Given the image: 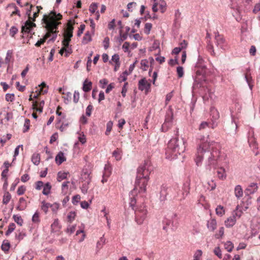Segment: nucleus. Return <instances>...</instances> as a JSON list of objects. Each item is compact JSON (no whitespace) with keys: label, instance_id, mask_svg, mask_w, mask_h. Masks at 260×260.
<instances>
[{"label":"nucleus","instance_id":"nucleus-1","mask_svg":"<svg viewBox=\"0 0 260 260\" xmlns=\"http://www.w3.org/2000/svg\"><path fill=\"white\" fill-rule=\"evenodd\" d=\"M209 135L199 136L198 147L194 161L197 166H201L203 158H205V167L206 170L211 171L215 170L221 165L224 158V155L221 154L218 147V144L215 142L208 141Z\"/></svg>","mask_w":260,"mask_h":260},{"label":"nucleus","instance_id":"nucleus-2","mask_svg":"<svg viewBox=\"0 0 260 260\" xmlns=\"http://www.w3.org/2000/svg\"><path fill=\"white\" fill-rule=\"evenodd\" d=\"M152 171L153 167L151 161L148 159L144 160V163L137 169L135 188L129 194V205L133 210H135L136 204L137 190L139 189V192L141 193L146 192L147 182L149 180V175Z\"/></svg>","mask_w":260,"mask_h":260},{"label":"nucleus","instance_id":"nucleus-3","mask_svg":"<svg viewBox=\"0 0 260 260\" xmlns=\"http://www.w3.org/2000/svg\"><path fill=\"white\" fill-rule=\"evenodd\" d=\"M62 19V15L60 13L56 14L54 11H51L49 15H44L42 21L45 24V28L47 30L46 34H49V37L52 34V37L48 43L54 42L57 36L58 31L56 29L58 26L61 24L59 20Z\"/></svg>","mask_w":260,"mask_h":260},{"label":"nucleus","instance_id":"nucleus-4","mask_svg":"<svg viewBox=\"0 0 260 260\" xmlns=\"http://www.w3.org/2000/svg\"><path fill=\"white\" fill-rule=\"evenodd\" d=\"M185 143L184 139H179L178 137L171 139L166 151V158L170 159L177 158L178 155L184 152Z\"/></svg>","mask_w":260,"mask_h":260},{"label":"nucleus","instance_id":"nucleus-5","mask_svg":"<svg viewBox=\"0 0 260 260\" xmlns=\"http://www.w3.org/2000/svg\"><path fill=\"white\" fill-rule=\"evenodd\" d=\"M194 71L195 74L192 75L194 81L192 86V91L196 88L200 87L206 80L207 69L204 60L200 56L194 66Z\"/></svg>","mask_w":260,"mask_h":260},{"label":"nucleus","instance_id":"nucleus-6","mask_svg":"<svg viewBox=\"0 0 260 260\" xmlns=\"http://www.w3.org/2000/svg\"><path fill=\"white\" fill-rule=\"evenodd\" d=\"M189 191L190 181H187L183 184L181 189L178 186L173 188L172 194H171L170 196L178 201H182L185 199Z\"/></svg>","mask_w":260,"mask_h":260},{"label":"nucleus","instance_id":"nucleus-7","mask_svg":"<svg viewBox=\"0 0 260 260\" xmlns=\"http://www.w3.org/2000/svg\"><path fill=\"white\" fill-rule=\"evenodd\" d=\"M32 5H30L29 8L27 9L26 15L28 16L29 20H27L24 25L22 26L21 31L23 33L31 34L33 28L36 27V24L31 21V17H30L31 9Z\"/></svg>","mask_w":260,"mask_h":260},{"label":"nucleus","instance_id":"nucleus-8","mask_svg":"<svg viewBox=\"0 0 260 260\" xmlns=\"http://www.w3.org/2000/svg\"><path fill=\"white\" fill-rule=\"evenodd\" d=\"M147 210L144 205L141 206L135 210V220L138 224H141L146 218Z\"/></svg>","mask_w":260,"mask_h":260},{"label":"nucleus","instance_id":"nucleus-9","mask_svg":"<svg viewBox=\"0 0 260 260\" xmlns=\"http://www.w3.org/2000/svg\"><path fill=\"white\" fill-rule=\"evenodd\" d=\"M215 43L216 46L223 50L228 49V43L224 37L218 32L215 35Z\"/></svg>","mask_w":260,"mask_h":260},{"label":"nucleus","instance_id":"nucleus-10","mask_svg":"<svg viewBox=\"0 0 260 260\" xmlns=\"http://www.w3.org/2000/svg\"><path fill=\"white\" fill-rule=\"evenodd\" d=\"M163 230L167 232L169 228L173 231H175L178 227V223L176 220L172 221L169 218H166L163 220Z\"/></svg>","mask_w":260,"mask_h":260},{"label":"nucleus","instance_id":"nucleus-11","mask_svg":"<svg viewBox=\"0 0 260 260\" xmlns=\"http://www.w3.org/2000/svg\"><path fill=\"white\" fill-rule=\"evenodd\" d=\"M81 179L83 180V183L81 187V191L83 193L86 194L89 188L88 185L90 182L89 174L85 173L82 175Z\"/></svg>","mask_w":260,"mask_h":260},{"label":"nucleus","instance_id":"nucleus-12","mask_svg":"<svg viewBox=\"0 0 260 260\" xmlns=\"http://www.w3.org/2000/svg\"><path fill=\"white\" fill-rule=\"evenodd\" d=\"M216 126L217 123L214 121H213V122L203 121L199 126V130L208 132L210 128L214 129Z\"/></svg>","mask_w":260,"mask_h":260},{"label":"nucleus","instance_id":"nucleus-13","mask_svg":"<svg viewBox=\"0 0 260 260\" xmlns=\"http://www.w3.org/2000/svg\"><path fill=\"white\" fill-rule=\"evenodd\" d=\"M173 192V188L168 187L166 185H162L160 191V199L161 201H164L166 199L168 195Z\"/></svg>","mask_w":260,"mask_h":260},{"label":"nucleus","instance_id":"nucleus-14","mask_svg":"<svg viewBox=\"0 0 260 260\" xmlns=\"http://www.w3.org/2000/svg\"><path fill=\"white\" fill-rule=\"evenodd\" d=\"M150 87V84L148 82L146 79L144 78L141 79L139 81L138 83V88L139 90L141 91L146 90V91H148Z\"/></svg>","mask_w":260,"mask_h":260},{"label":"nucleus","instance_id":"nucleus-15","mask_svg":"<svg viewBox=\"0 0 260 260\" xmlns=\"http://www.w3.org/2000/svg\"><path fill=\"white\" fill-rule=\"evenodd\" d=\"M236 216H238L239 217H240V215H238L237 213H234L225 221V225L227 228L232 227L235 224L236 221Z\"/></svg>","mask_w":260,"mask_h":260},{"label":"nucleus","instance_id":"nucleus-16","mask_svg":"<svg viewBox=\"0 0 260 260\" xmlns=\"http://www.w3.org/2000/svg\"><path fill=\"white\" fill-rule=\"evenodd\" d=\"M74 29V27L73 25L71 24V21L68 22L67 25V27L65 30V32L64 34V38L70 39L73 37V31Z\"/></svg>","mask_w":260,"mask_h":260},{"label":"nucleus","instance_id":"nucleus-17","mask_svg":"<svg viewBox=\"0 0 260 260\" xmlns=\"http://www.w3.org/2000/svg\"><path fill=\"white\" fill-rule=\"evenodd\" d=\"M225 159V156L224 155V158L221 162V165H219L217 167V169L218 168V170H217V175H218V177L219 179H221V180H224L226 178V174H225V169L222 167H220L219 168V166H221L223 164V161ZM216 169V168L215 169Z\"/></svg>","mask_w":260,"mask_h":260},{"label":"nucleus","instance_id":"nucleus-18","mask_svg":"<svg viewBox=\"0 0 260 260\" xmlns=\"http://www.w3.org/2000/svg\"><path fill=\"white\" fill-rule=\"evenodd\" d=\"M258 188L257 184L256 183H250L245 190V192L247 194H253L255 192Z\"/></svg>","mask_w":260,"mask_h":260},{"label":"nucleus","instance_id":"nucleus-19","mask_svg":"<svg viewBox=\"0 0 260 260\" xmlns=\"http://www.w3.org/2000/svg\"><path fill=\"white\" fill-rule=\"evenodd\" d=\"M27 207L26 201L23 197H21L18 202L16 209L18 211H23Z\"/></svg>","mask_w":260,"mask_h":260},{"label":"nucleus","instance_id":"nucleus-20","mask_svg":"<svg viewBox=\"0 0 260 260\" xmlns=\"http://www.w3.org/2000/svg\"><path fill=\"white\" fill-rule=\"evenodd\" d=\"M44 104L45 102L43 100L41 101L39 103L36 101L33 103L34 109L40 113H42Z\"/></svg>","mask_w":260,"mask_h":260},{"label":"nucleus","instance_id":"nucleus-21","mask_svg":"<svg viewBox=\"0 0 260 260\" xmlns=\"http://www.w3.org/2000/svg\"><path fill=\"white\" fill-rule=\"evenodd\" d=\"M66 160L64 154L61 151H60L55 157V161L58 165H61Z\"/></svg>","mask_w":260,"mask_h":260},{"label":"nucleus","instance_id":"nucleus-22","mask_svg":"<svg viewBox=\"0 0 260 260\" xmlns=\"http://www.w3.org/2000/svg\"><path fill=\"white\" fill-rule=\"evenodd\" d=\"M235 195L237 199H240L243 195V189L241 185H237L235 187Z\"/></svg>","mask_w":260,"mask_h":260},{"label":"nucleus","instance_id":"nucleus-23","mask_svg":"<svg viewBox=\"0 0 260 260\" xmlns=\"http://www.w3.org/2000/svg\"><path fill=\"white\" fill-rule=\"evenodd\" d=\"M211 115L212 116V122L214 121L215 123L216 120L219 117V114L218 111L214 107H211L210 109Z\"/></svg>","mask_w":260,"mask_h":260},{"label":"nucleus","instance_id":"nucleus-24","mask_svg":"<svg viewBox=\"0 0 260 260\" xmlns=\"http://www.w3.org/2000/svg\"><path fill=\"white\" fill-rule=\"evenodd\" d=\"M216 221L215 219H211L207 222V226L208 229L211 231H214L216 228Z\"/></svg>","mask_w":260,"mask_h":260},{"label":"nucleus","instance_id":"nucleus-25","mask_svg":"<svg viewBox=\"0 0 260 260\" xmlns=\"http://www.w3.org/2000/svg\"><path fill=\"white\" fill-rule=\"evenodd\" d=\"M92 82L86 79L83 84L82 89L85 92H87L91 89Z\"/></svg>","mask_w":260,"mask_h":260},{"label":"nucleus","instance_id":"nucleus-26","mask_svg":"<svg viewBox=\"0 0 260 260\" xmlns=\"http://www.w3.org/2000/svg\"><path fill=\"white\" fill-rule=\"evenodd\" d=\"M48 86L46 85L45 82H43L40 85H39V88L37 89L40 93L45 94L48 92Z\"/></svg>","mask_w":260,"mask_h":260},{"label":"nucleus","instance_id":"nucleus-27","mask_svg":"<svg viewBox=\"0 0 260 260\" xmlns=\"http://www.w3.org/2000/svg\"><path fill=\"white\" fill-rule=\"evenodd\" d=\"M51 229L52 232H56L60 229V226L58 219H54L53 222L51 225Z\"/></svg>","mask_w":260,"mask_h":260},{"label":"nucleus","instance_id":"nucleus-28","mask_svg":"<svg viewBox=\"0 0 260 260\" xmlns=\"http://www.w3.org/2000/svg\"><path fill=\"white\" fill-rule=\"evenodd\" d=\"M31 161L32 163L37 166L40 162V155L39 153H35L31 156Z\"/></svg>","mask_w":260,"mask_h":260},{"label":"nucleus","instance_id":"nucleus-29","mask_svg":"<svg viewBox=\"0 0 260 260\" xmlns=\"http://www.w3.org/2000/svg\"><path fill=\"white\" fill-rule=\"evenodd\" d=\"M245 79L246 82L247 83V84L248 85V86H249L250 89L251 90H252V87L253 86V81L252 78V77L250 75H248V74L247 73L245 75Z\"/></svg>","mask_w":260,"mask_h":260},{"label":"nucleus","instance_id":"nucleus-30","mask_svg":"<svg viewBox=\"0 0 260 260\" xmlns=\"http://www.w3.org/2000/svg\"><path fill=\"white\" fill-rule=\"evenodd\" d=\"M111 167L109 164L105 165L104 167V171L103 172V176L109 177L111 174Z\"/></svg>","mask_w":260,"mask_h":260},{"label":"nucleus","instance_id":"nucleus-31","mask_svg":"<svg viewBox=\"0 0 260 260\" xmlns=\"http://www.w3.org/2000/svg\"><path fill=\"white\" fill-rule=\"evenodd\" d=\"M51 188V186L49 182L46 183L43 186V194L44 195H48L50 193Z\"/></svg>","mask_w":260,"mask_h":260},{"label":"nucleus","instance_id":"nucleus-32","mask_svg":"<svg viewBox=\"0 0 260 260\" xmlns=\"http://www.w3.org/2000/svg\"><path fill=\"white\" fill-rule=\"evenodd\" d=\"M105 242L106 239L104 238V236H103L96 243V249L98 250L101 249L105 244Z\"/></svg>","mask_w":260,"mask_h":260},{"label":"nucleus","instance_id":"nucleus-33","mask_svg":"<svg viewBox=\"0 0 260 260\" xmlns=\"http://www.w3.org/2000/svg\"><path fill=\"white\" fill-rule=\"evenodd\" d=\"M158 5L162 13H164L166 10L167 4L164 0H160L158 3Z\"/></svg>","mask_w":260,"mask_h":260},{"label":"nucleus","instance_id":"nucleus-34","mask_svg":"<svg viewBox=\"0 0 260 260\" xmlns=\"http://www.w3.org/2000/svg\"><path fill=\"white\" fill-rule=\"evenodd\" d=\"M13 50H8L7 52L6 56L5 59V63L6 64H9L11 59L12 57Z\"/></svg>","mask_w":260,"mask_h":260},{"label":"nucleus","instance_id":"nucleus-35","mask_svg":"<svg viewBox=\"0 0 260 260\" xmlns=\"http://www.w3.org/2000/svg\"><path fill=\"white\" fill-rule=\"evenodd\" d=\"M91 41V37L89 32L87 31L85 34L82 39V43L84 44H87L88 42Z\"/></svg>","mask_w":260,"mask_h":260},{"label":"nucleus","instance_id":"nucleus-36","mask_svg":"<svg viewBox=\"0 0 260 260\" xmlns=\"http://www.w3.org/2000/svg\"><path fill=\"white\" fill-rule=\"evenodd\" d=\"M165 121L169 123L170 124H172L173 113L172 111L167 113Z\"/></svg>","mask_w":260,"mask_h":260},{"label":"nucleus","instance_id":"nucleus-37","mask_svg":"<svg viewBox=\"0 0 260 260\" xmlns=\"http://www.w3.org/2000/svg\"><path fill=\"white\" fill-rule=\"evenodd\" d=\"M11 199V195L9 192L5 193L3 197V203L4 204H7L10 202Z\"/></svg>","mask_w":260,"mask_h":260},{"label":"nucleus","instance_id":"nucleus-38","mask_svg":"<svg viewBox=\"0 0 260 260\" xmlns=\"http://www.w3.org/2000/svg\"><path fill=\"white\" fill-rule=\"evenodd\" d=\"M67 173L59 172L57 174V180L58 182L61 181L62 180L67 178Z\"/></svg>","mask_w":260,"mask_h":260},{"label":"nucleus","instance_id":"nucleus-39","mask_svg":"<svg viewBox=\"0 0 260 260\" xmlns=\"http://www.w3.org/2000/svg\"><path fill=\"white\" fill-rule=\"evenodd\" d=\"M51 204L46 203L45 201L42 202L41 209L45 213H47L48 209L50 208Z\"/></svg>","mask_w":260,"mask_h":260},{"label":"nucleus","instance_id":"nucleus-40","mask_svg":"<svg viewBox=\"0 0 260 260\" xmlns=\"http://www.w3.org/2000/svg\"><path fill=\"white\" fill-rule=\"evenodd\" d=\"M15 222H16L18 225L21 226L23 224V220L21 217L18 215H14L13 216Z\"/></svg>","mask_w":260,"mask_h":260},{"label":"nucleus","instance_id":"nucleus-41","mask_svg":"<svg viewBox=\"0 0 260 260\" xmlns=\"http://www.w3.org/2000/svg\"><path fill=\"white\" fill-rule=\"evenodd\" d=\"M99 6V4L97 3H92L90 4L89 6V10L90 13L93 14L96 12V10L98 9Z\"/></svg>","mask_w":260,"mask_h":260},{"label":"nucleus","instance_id":"nucleus-42","mask_svg":"<svg viewBox=\"0 0 260 260\" xmlns=\"http://www.w3.org/2000/svg\"><path fill=\"white\" fill-rule=\"evenodd\" d=\"M216 213L220 216H222L224 214V210L223 207L221 205H218L216 208Z\"/></svg>","mask_w":260,"mask_h":260},{"label":"nucleus","instance_id":"nucleus-43","mask_svg":"<svg viewBox=\"0 0 260 260\" xmlns=\"http://www.w3.org/2000/svg\"><path fill=\"white\" fill-rule=\"evenodd\" d=\"M127 38V34L125 33L123 34H121V31H120V36L117 38V41L119 44H121L123 41L125 40Z\"/></svg>","mask_w":260,"mask_h":260},{"label":"nucleus","instance_id":"nucleus-44","mask_svg":"<svg viewBox=\"0 0 260 260\" xmlns=\"http://www.w3.org/2000/svg\"><path fill=\"white\" fill-rule=\"evenodd\" d=\"M224 248L228 252H231L234 248V245L231 241H228L225 243Z\"/></svg>","mask_w":260,"mask_h":260},{"label":"nucleus","instance_id":"nucleus-45","mask_svg":"<svg viewBox=\"0 0 260 260\" xmlns=\"http://www.w3.org/2000/svg\"><path fill=\"white\" fill-rule=\"evenodd\" d=\"M15 228L16 226L15 223H11L8 226V230L6 232V235L7 236H9L11 233H12L14 231Z\"/></svg>","mask_w":260,"mask_h":260},{"label":"nucleus","instance_id":"nucleus-46","mask_svg":"<svg viewBox=\"0 0 260 260\" xmlns=\"http://www.w3.org/2000/svg\"><path fill=\"white\" fill-rule=\"evenodd\" d=\"M49 38V34H46L43 39H41L40 40L36 43L35 46L37 47H40L42 44L46 41V40Z\"/></svg>","mask_w":260,"mask_h":260},{"label":"nucleus","instance_id":"nucleus-47","mask_svg":"<svg viewBox=\"0 0 260 260\" xmlns=\"http://www.w3.org/2000/svg\"><path fill=\"white\" fill-rule=\"evenodd\" d=\"M113 156L115 157L117 160H119L121 158V151L119 149H117L113 152Z\"/></svg>","mask_w":260,"mask_h":260},{"label":"nucleus","instance_id":"nucleus-48","mask_svg":"<svg viewBox=\"0 0 260 260\" xmlns=\"http://www.w3.org/2000/svg\"><path fill=\"white\" fill-rule=\"evenodd\" d=\"M76 217V213L74 211H71L69 213L67 218L68 219V221L70 222H72L75 218Z\"/></svg>","mask_w":260,"mask_h":260},{"label":"nucleus","instance_id":"nucleus-49","mask_svg":"<svg viewBox=\"0 0 260 260\" xmlns=\"http://www.w3.org/2000/svg\"><path fill=\"white\" fill-rule=\"evenodd\" d=\"M10 246V244L9 242H7L5 243V242H3V243L1 246V248H2V250H3L5 252H7L9 250Z\"/></svg>","mask_w":260,"mask_h":260},{"label":"nucleus","instance_id":"nucleus-50","mask_svg":"<svg viewBox=\"0 0 260 260\" xmlns=\"http://www.w3.org/2000/svg\"><path fill=\"white\" fill-rule=\"evenodd\" d=\"M141 65L142 69L144 71H146L148 67V61L146 59H142L141 61Z\"/></svg>","mask_w":260,"mask_h":260},{"label":"nucleus","instance_id":"nucleus-51","mask_svg":"<svg viewBox=\"0 0 260 260\" xmlns=\"http://www.w3.org/2000/svg\"><path fill=\"white\" fill-rule=\"evenodd\" d=\"M152 24L150 23H146L145 25L144 32L146 35H149L152 28Z\"/></svg>","mask_w":260,"mask_h":260},{"label":"nucleus","instance_id":"nucleus-52","mask_svg":"<svg viewBox=\"0 0 260 260\" xmlns=\"http://www.w3.org/2000/svg\"><path fill=\"white\" fill-rule=\"evenodd\" d=\"M171 126L172 124H170L169 123L165 121L161 126V131L164 132H167L171 127Z\"/></svg>","mask_w":260,"mask_h":260},{"label":"nucleus","instance_id":"nucleus-53","mask_svg":"<svg viewBox=\"0 0 260 260\" xmlns=\"http://www.w3.org/2000/svg\"><path fill=\"white\" fill-rule=\"evenodd\" d=\"M112 122L111 121H109L107 124L106 131L105 132V135L108 136L111 132L112 128Z\"/></svg>","mask_w":260,"mask_h":260},{"label":"nucleus","instance_id":"nucleus-54","mask_svg":"<svg viewBox=\"0 0 260 260\" xmlns=\"http://www.w3.org/2000/svg\"><path fill=\"white\" fill-rule=\"evenodd\" d=\"M202 255V251L201 250H198L196 251L193 255V260H200V257Z\"/></svg>","mask_w":260,"mask_h":260},{"label":"nucleus","instance_id":"nucleus-55","mask_svg":"<svg viewBox=\"0 0 260 260\" xmlns=\"http://www.w3.org/2000/svg\"><path fill=\"white\" fill-rule=\"evenodd\" d=\"M18 28L16 26H13L10 29V35L11 37H14L15 35L18 32Z\"/></svg>","mask_w":260,"mask_h":260},{"label":"nucleus","instance_id":"nucleus-56","mask_svg":"<svg viewBox=\"0 0 260 260\" xmlns=\"http://www.w3.org/2000/svg\"><path fill=\"white\" fill-rule=\"evenodd\" d=\"M177 73L178 78H181L183 76L184 71L182 67L179 66L177 68Z\"/></svg>","mask_w":260,"mask_h":260},{"label":"nucleus","instance_id":"nucleus-57","mask_svg":"<svg viewBox=\"0 0 260 260\" xmlns=\"http://www.w3.org/2000/svg\"><path fill=\"white\" fill-rule=\"evenodd\" d=\"M15 95L14 93H7L6 94V100L7 102H13L14 100Z\"/></svg>","mask_w":260,"mask_h":260},{"label":"nucleus","instance_id":"nucleus-58","mask_svg":"<svg viewBox=\"0 0 260 260\" xmlns=\"http://www.w3.org/2000/svg\"><path fill=\"white\" fill-rule=\"evenodd\" d=\"M25 190H26V187L23 185H21L18 187L17 191V193L18 195L20 196V195L23 194L24 193V192L25 191Z\"/></svg>","mask_w":260,"mask_h":260},{"label":"nucleus","instance_id":"nucleus-59","mask_svg":"<svg viewBox=\"0 0 260 260\" xmlns=\"http://www.w3.org/2000/svg\"><path fill=\"white\" fill-rule=\"evenodd\" d=\"M214 253L219 258H221L222 257L221 251L219 247L215 248V249H214Z\"/></svg>","mask_w":260,"mask_h":260},{"label":"nucleus","instance_id":"nucleus-60","mask_svg":"<svg viewBox=\"0 0 260 260\" xmlns=\"http://www.w3.org/2000/svg\"><path fill=\"white\" fill-rule=\"evenodd\" d=\"M80 199H81L80 196L79 194H77V195L73 196V197L72 198V201L73 204L76 205L78 203H79Z\"/></svg>","mask_w":260,"mask_h":260},{"label":"nucleus","instance_id":"nucleus-61","mask_svg":"<svg viewBox=\"0 0 260 260\" xmlns=\"http://www.w3.org/2000/svg\"><path fill=\"white\" fill-rule=\"evenodd\" d=\"M72 97V93L70 92H67L66 96H64V102L66 104H68L71 101Z\"/></svg>","mask_w":260,"mask_h":260},{"label":"nucleus","instance_id":"nucleus-62","mask_svg":"<svg viewBox=\"0 0 260 260\" xmlns=\"http://www.w3.org/2000/svg\"><path fill=\"white\" fill-rule=\"evenodd\" d=\"M92 110L93 106L91 104H89L86 109V115L87 116H90Z\"/></svg>","mask_w":260,"mask_h":260},{"label":"nucleus","instance_id":"nucleus-63","mask_svg":"<svg viewBox=\"0 0 260 260\" xmlns=\"http://www.w3.org/2000/svg\"><path fill=\"white\" fill-rule=\"evenodd\" d=\"M80 98V94L78 91H75L73 95V101L75 103H77Z\"/></svg>","mask_w":260,"mask_h":260},{"label":"nucleus","instance_id":"nucleus-64","mask_svg":"<svg viewBox=\"0 0 260 260\" xmlns=\"http://www.w3.org/2000/svg\"><path fill=\"white\" fill-rule=\"evenodd\" d=\"M32 221L33 222L38 223L40 221L39 213L36 212L32 217Z\"/></svg>","mask_w":260,"mask_h":260}]
</instances>
